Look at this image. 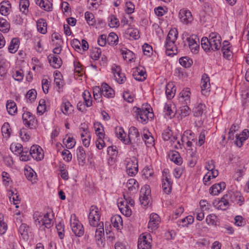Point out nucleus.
<instances>
[{
	"label": "nucleus",
	"mask_w": 249,
	"mask_h": 249,
	"mask_svg": "<svg viewBox=\"0 0 249 249\" xmlns=\"http://www.w3.org/2000/svg\"><path fill=\"white\" fill-rule=\"evenodd\" d=\"M34 219L36 225L40 227L44 226L45 228L49 229L53 225L52 219L49 218V213L42 214L38 212H36L34 214Z\"/></svg>",
	"instance_id": "f257e3e1"
},
{
	"label": "nucleus",
	"mask_w": 249,
	"mask_h": 249,
	"mask_svg": "<svg viewBox=\"0 0 249 249\" xmlns=\"http://www.w3.org/2000/svg\"><path fill=\"white\" fill-rule=\"evenodd\" d=\"M127 137L126 139H123V142L125 144H137L138 145L141 142V138L139 131L134 126H131L129 128Z\"/></svg>",
	"instance_id": "f03ea898"
},
{
	"label": "nucleus",
	"mask_w": 249,
	"mask_h": 249,
	"mask_svg": "<svg viewBox=\"0 0 249 249\" xmlns=\"http://www.w3.org/2000/svg\"><path fill=\"white\" fill-rule=\"evenodd\" d=\"M100 217L98 208L95 206H91L88 217L90 225L93 227H98Z\"/></svg>",
	"instance_id": "7ed1b4c3"
},
{
	"label": "nucleus",
	"mask_w": 249,
	"mask_h": 249,
	"mask_svg": "<svg viewBox=\"0 0 249 249\" xmlns=\"http://www.w3.org/2000/svg\"><path fill=\"white\" fill-rule=\"evenodd\" d=\"M151 236L149 233L142 234L138 239V249H151Z\"/></svg>",
	"instance_id": "20e7f679"
},
{
	"label": "nucleus",
	"mask_w": 249,
	"mask_h": 249,
	"mask_svg": "<svg viewBox=\"0 0 249 249\" xmlns=\"http://www.w3.org/2000/svg\"><path fill=\"white\" fill-rule=\"evenodd\" d=\"M150 194L151 190L149 185H145L142 188L139 198L142 205L144 206L148 205L151 200Z\"/></svg>",
	"instance_id": "39448f33"
},
{
	"label": "nucleus",
	"mask_w": 249,
	"mask_h": 249,
	"mask_svg": "<svg viewBox=\"0 0 249 249\" xmlns=\"http://www.w3.org/2000/svg\"><path fill=\"white\" fill-rule=\"evenodd\" d=\"M153 110H138L135 111V116L137 120L143 124H146L149 119L154 117Z\"/></svg>",
	"instance_id": "423d86ee"
},
{
	"label": "nucleus",
	"mask_w": 249,
	"mask_h": 249,
	"mask_svg": "<svg viewBox=\"0 0 249 249\" xmlns=\"http://www.w3.org/2000/svg\"><path fill=\"white\" fill-rule=\"evenodd\" d=\"M210 47L213 51H216L220 49L221 46V37L217 33H211L209 36Z\"/></svg>",
	"instance_id": "0eeeda50"
},
{
	"label": "nucleus",
	"mask_w": 249,
	"mask_h": 249,
	"mask_svg": "<svg viewBox=\"0 0 249 249\" xmlns=\"http://www.w3.org/2000/svg\"><path fill=\"white\" fill-rule=\"evenodd\" d=\"M70 222L71 230L74 234L78 237L82 236L84 233L83 226L76 218L75 215H73V219L72 217H71Z\"/></svg>",
	"instance_id": "6e6552de"
},
{
	"label": "nucleus",
	"mask_w": 249,
	"mask_h": 249,
	"mask_svg": "<svg viewBox=\"0 0 249 249\" xmlns=\"http://www.w3.org/2000/svg\"><path fill=\"white\" fill-rule=\"evenodd\" d=\"M22 119L24 125L30 129L36 127L37 120L32 113L29 111H26L22 114Z\"/></svg>",
	"instance_id": "1a4fd4ad"
},
{
	"label": "nucleus",
	"mask_w": 249,
	"mask_h": 249,
	"mask_svg": "<svg viewBox=\"0 0 249 249\" xmlns=\"http://www.w3.org/2000/svg\"><path fill=\"white\" fill-rule=\"evenodd\" d=\"M126 170L128 175L133 177L135 176L138 171V160L135 157H132L127 161Z\"/></svg>",
	"instance_id": "9d476101"
},
{
	"label": "nucleus",
	"mask_w": 249,
	"mask_h": 249,
	"mask_svg": "<svg viewBox=\"0 0 249 249\" xmlns=\"http://www.w3.org/2000/svg\"><path fill=\"white\" fill-rule=\"evenodd\" d=\"M30 157L37 161L41 160L44 157V153L42 148L38 145H33L30 150Z\"/></svg>",
	"instance_id": "9b49d317"
},
{
	"label": "nucleus",
	"mask_w": 249,
	"mask_h": 249,
	"mask_svg": "<svg viewBox=\"0 0 249 249\" xmlns=\"http://www.w3.org/2000/svg\"><path fill=\"white\" fill-rule=\"evenodd\" d=\"M112 71L113 73L116 81L119 84H122L126 80L124 74L121 72V69L119 66L115 65L112 67Z\"/></svg>",
	"instance_id": "f8f14e48"
},
{
	"label": "nucleus",
	"mask_w": 249,
	"mask_h": 249,
	"mask_svg": "<svg viewBox=\"0 0 249 249\" xmlns=\"http://www.w3.org/2000/svg\"><path fill=\"white\" fill-rule=\"evenodd\" d=\"M97 228L95 231V238L97 244L100 246L102 245L103 240L102 238L104 236V223L103 222H99L98 227H96Z\"/></svg>",
	"instance_id": "ddd939ff"
},
{
	"label": "nucleus",
	"mask_w": 249,
	"mask_h": 249,
	"mask_svg": "<svg viewBox=\"0 0 249 249\" xmlns=\"http://www.w3.org/2000/svg\"><path fill=\"white\" fill-rule=\"evenodd\" d=\"M190 94L189 91H182L179 94L178 101L181 104V107H187L188 109H190L189 107L187 106L188 103L190 102Z\"/></svg>",
	"instance_id": "4468645a"
},
{
	"label": "nucleus",
	"mask_w": 249,
	"mask_h": 249,
	"mask_svg": "<svg viewBox=\"0 0 249 249\" xmlns=\"http://www.w3.org/2000/svg\"><path fill=\"white\" fill-rule=\"evenodd\" d=\"M48 59L50 65L54 69L59 68L62 64L61 58L57 55L50 54L48 56Z\"/></svg>",
	"instance_id": "2eb2a0df"
},
{
	"label": "nucleus",
	"mask_w": 249,
	"mask_h": 249,
	"mask_svg": "<svg viewBox=\"0 0 249 249\" xmlns=\"http://www.w3.org/2000/svg\"><path fill=\"white\" fill-rule=\"evenodd\" d=\"M201 92L202 94L207 95L208 89L210 88V78L208 75L204 73L202 76L201 82Z\"/></svg>",
	"instance_id": "dca6fc26"
},
{
	"label": "nucleus",
	"mask_w": 249,
	"mask_h": 249,
	"mask_svg": "<svg viewBox=\"0 0 249 249\" xmlns=\"http://www.w3.org/2000/svg\"><path fill=\"white\" fill-rule=\"evenodd\" d=\"M160 222L159 216L155 213H152L150 215V219L148 223V228L151 230L156 229Z\"/></svg>",
	"instance_id": "f3484780"
},
{
	"label": "nucleus",
	"mask_w": 249,
	"mask_h": 249,
	"mask_svg": "<svg viewBox=\"0 0 249 249\" xmlns=\"http://www.w3.org/2000/svg\"><path fill=\"white\" fill-rule=\"evenodd\" d=\"M229 197L231 202L238 204L241 206L244 201V198L241 193L238 192H232L229 195Z\"/></svg>",
	"instance_id": "a211bd4d"
},
{
	"label": "nucleus",
	"mask_w": 249,
	"mask_h": 249,
	"mask_svg": "<svg viewBox=\"0 0 249 249\" xmlns=\"http://www.w3.org/2000/svg\"><path fill=\"white\" fill-rule=\"evenodd\" d=\"M175 41L166 40L165 47L167 55L171 56L177 53V49L175 45Z\"/></svg>",
	"instance_id": "6ab92c4d"
},
{
	"label": "nucleus",
	"mask_w": 249,
	"mask_h": 249,
	"mask_svg": "<svg viewBox=\"0 0 249 249\" xmlns=\"http://www.w3.org/2000/svg\"><path fill=\"white\" fill-rule=\"evenodd\" d=\"M229 195L226 194L223 196L221 200H218L216 204V208L218 209L222 210H226L229 206V203L228 201Z\"/></svg>",
	"instance_id": "aec40b11"
},
{
	"label": "nucleus",
	"mask_w": 249,
	"mask_h": 249,
	"mask_svg": "<svg viewBox=\"0 0 249 249\" xmlns=\"http://www.w3.org/2000/svg\"><path fill=\"white\" fill-rule=\"evenodd\" d=\"M226 187L225 182H220L213 185L210 189V193L212 195H217Z\"/></svg>",
	"instance_id": "412c9836"
},
{
	"label": "nucleus",
	"mask_w": 249,
	"mask_h": 249,
	"mask_svg": "<svg viewBox=\"0 0 249 249\" xmlns=\"http://www.w3.org/2000/svg\"><path fill=\"white\" fill-rule=\"evenodd\" d=\"M76 155L79 164L83 166L86 162V155L85 150L82 147L79 146L78 147L76 150Z\"/></svg>",
	"instance_id": "4be33fe9"
},
{
	"label": "nucleus",
	"mask_w": 249,
	"mask_h": 249,
	"mask_svg": "<svg viewBox=\"0 0 249 249\" xmlns=\"http://www.w3.org/2000/svg\"><path fill=\"white\" fill-rule=\"evenodd\" d=\"M101 89L103 95L105 97L111 98L115 94L113 89L106 83L102 85Z\"/></svg>",
	"instance_id": "5701e85b"
},
{
	"label": "nucleus",
	"mask_w": 249,
	"mask_h": 249,
	"mask_svg": "<svg viewBox=\"0 0 249 249\" xmlns=\"http://www.w3.org/2000/svg\"><path fill=\"white\" fill-rule=\"evenodd\" d=\"M179 17L182 22L188 23L192 19V14L189 11L181 9L179 12Z\"/></svg>",
	"instance_id": "b1692460"
},
{
	"label": "nucleus",
	"mask_w": 249,
	"mask_h": 249,
	"mask_svg": "<svg viewBox=\"0 0 249 249\" xmlns=\"http://www.w3.org/2000/svg\"><path fill=\"white\" fill-rule=\"evenodd\" d=\"M11 8V4L9 1H3L0 4V13L1 15H8Z\"/></svg>",
	"instance_id": "393cba45"
},
{
	"label": "nucleus",
	"mask_w": 249,
	"mask_h": 249,
	"mask_svg": "<svg viewBox=\"0 0 249 249\" xmlns=\"http://www.w3.org/2000/svg\"><path fill=\"white\" fill-rule=\"evenodd\" d=\"M145 75H146V72L142 70H140L138 68H136L133 72V76L134 79L139 81H143L146 79Z\"/></svg>",
	"instance_id": "a878e982"
},
{
	"label": "nucleus",
	"mask_w": 249,
	"mask_h": 249,
	"mask_svg": "<svg viewBox=\"0 0 249 249\" xmlns=\"http://www.w3.org/2000/svg\"><path fill=\"white\" fill-rule=\"evenodd\" d=\"M37 30L41 34H45L47 32V23L45 19L40 18L36 22Z\"/></svg>",
	"instance_id": "bb28decb"
},
{
	"label": "nucleus",
	"mask_w": 249,
	"mask_h": 249,
	"mask_svg": "<svg viewBox=\"0 0 249 249\" xmlns=\"http://www.w3.org/2000/svg\"><path fill=\"white\" fill-rule=\"evenodd\" d=\"M111 222L112 225L117 229H119L123 225L122 218L120 215L118 214L112 216Z\"/></svg>",
	"instance_id": "cd10ccee"
},
{
	"label": "nucleus",
	"mask_w": 249,
	"mask_h": 249,
	"mask_svg": "<svg viewBox=\"0 0 249 249\" xmlns=\"http://www.w3.org/2000/svg\"><path fill=\"white\" fill-rule=\"evenodd\" d=\"M172 182L170 181L167 177H165V179L163 180L162 183V188L164 192L167 194H169L171 191Z\"/></svg>",
	"instance_id": "c85d7f7f"
},
{
	"label": "nucleus",
	"mask_w": 249,
	"mask_h": 249,
	"mask_svg": "<svg viewBox=\"0 0 249 249\" xmlns=\"http://www.w3.org/2000/svg\"><path fill=\"white\" fill-rule=\"evenodd\" d=\"M11 129L8 123H5L1 127V132L3 137L6 139H8L11 135Z\"/></svg>",
	"instance_id": "c756f323"
},
{
	"label": "nucleus",
	"mask_w": 249,
	"mask_h": 249,
	"mask_svg": "<svg viewBox=\"0 0 249 249\" xmlns=\"http://www.w3.org/2000/svg\"><path fill=\"white\" fill-rule=\"evenodd\" d=\"M120 52L124 60L131 61L133 59L134 54L131 51L124 48V49H121Z\"/></svg>",
	"instance_id": "7c9ffc66"
},
{
	"label": "nucleus",
	"mask_w": 249,
	"mask_h": 249,
	"mask_svg": "<svg viewBox=\"0 0 249 249\" xmlns=\"http://www.w3.org/2000/svg\"><path fill=\"white\" fill-rule=\"evenodd\" d=\"M170 160L178 165H180L182 162V158L177 152H172L170 155Z\"/></svg>",
	"instance_id": "2f4dec72"
},
{
	"label": "nucleus",
	"mask_w": 249,
	"mask_h": 249,
	"mask_svg": "<svg viewBox=\"0 0 249 249\" xmlns=\"http://www.w3.org/2000/svg\"><path fill=\"white\" fill-rule=\"evenodd\" d=\"M19 43V41L18 38H13L11 41L10 45L8 48L9 52L11 53H15L18 48Z\"/></svg>",
	"instance_id": "473e14b6"
},
{
	"label": "nucleus",
	"mask_w": 249,
	"mask_h": 249,
	"mask_svg": "<svg viewBox=\"0 0 249 249\" xmlns=\"http://www.w3.org/2000/svg\"><path fill=\"white\" fill-rule=\"evenodd\" d=\"M93 93L95 100L98 102L100 101L101 102L102 101V100L100 99L103 95L101 88H100L99 86L94 87L93 89Z\"/></svg>",
	"instance_id": "72a5a7b5"
},
{
	"label": "nucleus",
	"mask_w": 249,
	"mask_h": 249,
	"mask_svg": "<svg viewBox=\"0 0 249 249\" xmlns=\"http://www.w3.org/2000/svg\"><path fill=\"white\" fill-rule=\"evenodd\" d=\"M201 47L206 53L213 51L210 47V43L209 39L207 37H203L201 41Z\"/></svg>",
	"instance_id": "f704fd0d"
},
{
	"label": "nucleus",
	"mask_w": 249,
	"mask_h": 249,
	"mask_svg": "<svg viewBox=\"0 0 249 249\" xmlns=\"http://www.w3.org/2000/svg\"><path fill=\"white\" fill-rule=\"evenodd\" d=\"M19 154H20V159L21 160L26 161L30 160V153H29V148L27 147L23 148Z\"/></svg>",
	"instance_id": "c9c22d12"
},
{
	"label": "nucleus",
	"mask_w": 249,
	"mask_h": 249,
	"mask_svg": "<svg viewBox=\"0 0 249 249\" xmlns=\"http://www.w3.org/2000/svg\"><path fill=\"white\" fill-rule=\"evenodd\" d=\"M180 64L185 68H189L193 64V60L188 57H182L179 59Z\"/></svg>",
	"instance_id": "e433bc0d"
},
{
	"label": "nucleus",
	"mask_w": 249,
	"mask_h": 249,
	"mask_svg": "<svg viewBox=\"0 0 249 249\" xmlns=\"http://www.w3.org/2000/svg\"><path fill=\"white\" fill-rule=\"evenodd\" d=\"M29 4L28 0H19V5L20 11L22 13L26 14L28 12Z\"/></svg>",
	"instance_id": "4c0bfd02"
},
{
	"label": "nucleus",
	"mask_w": 249,
	"mask_h": 249,
	"mask_svg": "<svg viewBox=\"0 0 249 249\" xmlns=\"http://www.w3.org/2000/svg\"><path fill=\"white\" fill-rule=\"evenodd\" d=\"M82 96L87 107H90L92 105V100L90 93L88 91L85 90L83 92Z\"/></svg>",
	"instance_id": "58836bf2"
},
{
	"label": "nucleus",
	"mask_w": 249,
	"mask_h": 249,
	"mask_svg": "<svg viewBox=\"0 0 249 249\" xmlns=\"http://www.w3.org/2000/svg\"><path fill=\"white\" fill-rule=\"evenodd\" d=\"M147 146L149 147L153 145L154 140L153 137L150 135V133L144 134L142 137Z\"/></svg>",
	"instance_id": "ea45409f"
},
{
	"label": "nucleus",
	"mask_w": 249,
	"mask_h": 249,
	"mask_svg": "<svg viewBox=\"0 0 249 249\" xmlns=\"http://www.w3.org/2000/svg\"><path fill=\"white\" fill-rule=\"evenodd\" d=\"M118 41V37L114 33H110L107 38V42L109 45H115L117 44Z\"/></svg>",
	"instance_id": "a19ab883"
},
{
	"label": "nucleus",
	"mask_w": 249,
	"mask_h": 249,
	"mask_svg": "<svg viewBox=\"0 0 249 249\" xmlns=\"http://www.w3.org/2000/svg\"><path fill=\"white\" fill-rule=\"evenodd\" d=\"M10 24L3 18H0V31L3 33H7L10 29Z\"/></svg>",
	"instance_id": "79ce46f5"
},
{
	"label": "nucleus",
	"mask_w": 249,
	"mask_h": 249,
	"mask_svg": "<svg viewBox=\"0 0 249 249\" xmlns=\"http://www.w3.org/2000/svg\"><path fill=\"white\" fill-rule=\"evenodd\" d=\"M25 175L29 180L33 182H36V176L33 169H30L29 170H26L25 171Z\"/></svg>",
	"instance_id": "37998d69"
},
{
	"label": "nucleus",
	"mask_w": 249,
	"mask_h": 249,
	"mask_svg": "<svg viewBox=\"0 0 249 249\" xmlns=\"http://www.w3.org/2000/svg\"><path fill=\"white\" fill-rule=\"evenodd\" d=\"M137 187H138V183L136 179L131 178L127 181L126 183V187L130 191L135 190Z\"/></svg>",
	"instance_id": "c03bdc74"
},
{
	"label": "nucleus",
	"mask_w": 249,
	"mask_h": 249,
	"mask_svg": "<svg viewBox=\"0 0 249 249\" xmlns=\"http://www.w3.org/2000/svg\"><path fill=\"white\" fill-rule=\"evenodd\" d=\"M108 25L111 28L118 27L119 22L118 19L114 15H111L108 17Z\"/></svg>",
	"instance_id": "a18cd8bd"
},
{
	"label": "nucleus",
	"mask_w": 249,
	"mask_h": 249,
	"mask_svg": "<svg viewBox=\"0 0 249 249\" xmlns=\"http://www.w3.org/2000/svg\"><path fill=\"white\" fill-rule=\"evenodd\" d=\"M178 32L176 29H171L168 33L166 40L175 41L178 38Z\"/></svg>",
	"instance_id": "49530a36"
},
{
	"label": "nucleus",
	"mask_w": 249,
	"mask_h": 249,
	"mask_svg": "<svg viewBox=\"0 0 249 249\" xmlns=\"http://www.w3.org/2000/svg\"><path fill=\"white\" fill-rule=\"evenodd\" d=\"M85 18L87 20V23L89 25H93L95 22L94 16L93 14L89 12H86L85 14Z\"/></svg>",
	"instance_id": "de8ad7c7"
},
{
	"label": "nucleus",
	"mask_w": 249,
	"mask_h": 249,
	"mask_svg": "<svg viewBox=\"0 0 249 249\" xmlns=\"http://www.w3.org/2000/svg\"><path fill=\"white\" fill-rule=\"evenodd\" d=\"M115 134L116 136L119 138L122 142L123 139H126V138H125L126 134L122 127H116L115 129Z\"/></svg>",
	"instance_id": "09e8293b"
},
{
	"label": "nucleus",
	"mask_w": 249,
	"mask_h": 249,
	"mask_svg": "<svg viewBox=\"0 0 249 249\" xmlns=\"http://www.w3.org/2000/svg\"><path fill=\"white\" fill-rule=\"evenodd\" d=\"M101 54V51L100 48H95L93 49L90 53V57L94 60H97Z\"/></svg>",
	"instance_id": "8fccbe9b"
},
{
	"label": "nucleus",
	"mask_w": 249,
	"mask_h": 249,
	"mask_svg": "<svg viewBox=\"0 0 249 249\" xmlns=\"http://www.w3.org/2000/svg\"><path fill=\"white\" fill-rule=\"evenodd\" d=\"M126 34L135 39H137L140 37L139 35V32L137 29H134L132 28L128 29L126 31Z\"/></svg>",
	"instance_id": "3c124183"
},
{
	"label": "nucleus",
	"mask_w": 249,
	"mask_h": 249,
	"mask_svg": "<svg viewBox=\"0 0 249 249\" xmlns=\"http://www.w3.org/2000/svg\"><path fill=\"white\" fill-rule=\"evenodd\" d=\"M120 211L121 213L126 216H129L131 214V210L128 205V201L125 202V206L123 208H120Z\"/></svg>",
	"instance_id": "603ef678"
},
{
	"label": "nucleus",
	"mask_w": 249,
	"mask_h": 249,
	"mask_svg": "<svg viewBox=\"0 0 249 249\" xmlns=\"http://www.w3.org/2000/svg\"><path fill=\"white\" fill-rule=\"evenodd\" d=\"M187 41L188 43L189 46L194 45L195 43H199V39L197 36L193 35L187 38Z\"/></svg>",
	"instance_id": "864d4df0"
},
{
	"label": "nucleus",
	"mask_w": 249,
	"mask_h": 249,
	"mask_svg": "<svg viewBox=\"0 0 249 249\" xmlns=\"http://www.w3.org/2000/svg\"><path fill=\"white\" fill-rule=\"evenodd\" d=\"M10 148L13 152H17L18 154H19L20 153V151L22 150L23 147L22 145L20 143H13L11 144Z\"/></svg>",
	"instance_id": "5fc2aeb1"
},
{
	"label": "nucleus",
	"mask_w": 249,
	"mask_h": 249,
	"mask_svg": "<svg viewBox=\"0 0 249 249\" xmlns=\"http://www.w3.org/2000/svg\"><path fill=\"white\" fill-rule=\"evenodd\" d=\"M36 97V91L34 89H32L28 91L26 95V97L31 102L34 101Z\"/></svg>",
	"instance_id": "6e6d98bb"
},
{
	"label": "nucleus",
	"mask_w": 249,
	"mask_h": 249,
	"mask_svg": "<svg viewBox=\"0 0 249 249\" xmlns=\"http://www.w3.org/2000/svg\"><path fill=\"white\" fill-rule=\"evenodd\" d=\"M178 112V110H164V116L166 119H171L175 117Z\"/></svg>",
	"instance_id": "4d7b16f0"
},
{
	"label": "nucleus",
	"mask_w": 249,
	"mask_h": 249,
	"mask_svg": "<svg viewBox=\"0 0 249 249\" xmlns=\"http://www.w3.org/2000/svg\"><path fill=\"white\" fill-rule=\"evenodd\" d=\"M216 216L213 214L208 215L206 218V222L209 225H216Z\"/></svg>",
	"instance_id": "13d9d810"
},
{
	"label": "nucleus",
	"mask_w": 249,
	"mask_h": 249,
	"mask_svg": "<svg viewBox=\"0 0 249 249\" xmlns=\"http://www.w3.org/2000/svg\"><path fill=\"white\" fill-rule=\"evenodd\" d=\"M52 6V4L50 3V2L48 0H43L41 5L40 6L41 8L47 11H51Z\"/></svg>",
	"instance_id": "bf43d9fd"
},
{
	"label": "nucleus",
	"mask_w": 249,
	"mask_h": 249,
	"mask_svg": "<svg viewBox=\"0 0 249 249\" xmlns=\"http://www.w3.org/2000/svg\"><path fill=\"white\" fill-rule=\"evenodd\" d=\"M143 175L146 178H148L149 177H152L154 172L152 168L149 167H145L142 170Z\"/></svg>",
	"instance_id": "052dcab7"
},
{
	"label": "nucleus",
	"mask_w": 249,
	"mask_h": 249,
	"mask_svg": "<svg viewBox=\"0 0 249 249\" xmlns=\"http://www.w3.org/2000/svg\"><path fill=\"white\" fill-rule=\"evenodd\" d=\"M142 50L143 53L145 55H147L148 56H149L150 54L152 53L153 51L152 47L147 43H145L143 45Z\"/></svg>",
	"instance_id": "680f3d73"
},
{
	"label": "nucleus",
	"mask_w": 249,
	"mask_h": 249,
	"mask_svg": "<svg viewBox=\"0 0 249 249\" xmlns=\"http://www.w3.org/2000/svg\"><path fill=\"white\" fill-rule=\"evenodd\" d=\"M62 155L63 156V159L66 161H70L72 158V155L71 152L68 150H65L62 152Z\"/></svg>",
	"instance_id": "e2e57ef3"
},
{
	"label": "nucleus",
	"mask_w": 249,
	"mask_h": 249,
	"mask_svg": "<svg viewBox=\"0 0 249 249\" xmlns=\"http://www.w3.org/2000/svg\"><path fill=\"white\" fill-rule=\"evenodd\" d=\"M19 135L21 138L24 141H28L30 137L26 132V130L24 128L21 129L19 131Z\"/></svg>",
	"instance_id": "0e129e2a"
},
{
	"label": "nucleus",
	"mask_w": 249,
	"mask_h": 249,
	"mask_svg": "<svg viewBox=\"0 0 249 249\" xmlns=\"http://www.w3.org/2000/svg\"><path fill=\"white\" fill-rule=\"evenodd\" d=\"M172 136V131L169 128L165 129L162 133V138L164 141H168Z\"/></svg>",
	"instance_id": "69168bd1"
},
{
	"label": "nucleus",
	"mask_w": 249,
	"mask_h": 249,
	"mask_svg": "<svg viewBox=\"0 0 249 249\" xmlns=\"http://www.w3.org/2000/svg\"><path fill=\"white\" fill-rule=\"evenodd\" d=\"M221 51L224 58L229 60L231 59L232 56V52L230 50V49H221Z\"/></svg>",
	"instance_id": "338daca9"
},
{
	"label": "nucleus",
	"mask_w": 249,
	"mask_h": 249,
	"mask_svg": "<svg viewBox=\"0 0 249 249\" xmlns=\"http://www.w3.org/2000/svg\"><path fill=\"white\" fill-rule=\"evenodd\" d=\"M107 41V36L105 35H101L98 40V43L101 46H104Z\"/></svg>",
	"instance_id": "774afa93"
}]
</instances>
